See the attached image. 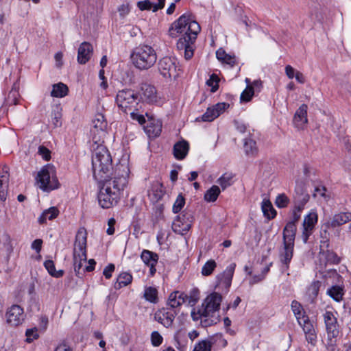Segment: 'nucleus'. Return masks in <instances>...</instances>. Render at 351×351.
Returning <instances> with one entry per match:
<instances>
[{
	"label": "nucleus",
	"instance_id": "30",
	"mask_svg": "<svg viewBox=\"0 0 351 351\" xmlns=\"http://www.w3.org/2000/svg\"><path fill=\"white\" fill-rule=\"evenodd\" d=\"M293 244L284 243L283 251L280 252V261L287 268L293 257Z\"/></svg>",
	"mask_w": 351,
	"mask_h": 351
},
{
	"label": "nucleus",
	"instance_id": "24",
	"mask_svg": "<svg viewBox=\"0 0 351 351\" xmlns=\"http://www.w3.org/2000/svg\"><path fill=\"white\" fill-rule=\"evenodd\" d=\"M140 90L141 97L147 103L152 104L157 101L156 90L154 86L147 84H142Z\"/></svg>",
	"mask_w": 351,
	"mask_h": 351
},
{
	"label": "nucleus",
	"instance_id": "61",
	"mask_svg": "<svg viewBox=\"0 0 351 351\" xmlns=\"http://www.w3.org/2000/svg\"><path fill=\"white\" fill-rule=\"evenodd\" d=\"M302 210H299L296 208V207H294L292 210V219L290 222H293L294 224L296 225V223L299 221L301 216V212Z\"/></svg>",
	"mask_w": 351,
	"mask_h": 351
},
{
	"label": "nucleus",
	"instance_id": "47",
	"mask_svg": "<svg viewBox=\"0 0 351 351\" xmlns=\"http://www.w3.org/2000/svg\"><path fill=\"white\" fill-rule=\"evenodd\" d=\"M213 343L209 339H205L197 343L193 351H210Z\"/></svg>",
	"mask_w": 351,
	"mask_h": 351
},
{
	"label": "nucleus",
	"instance_id": "26",
	"mask_svg": "<svg viewBox=\"0 0 351 351\" xmlns=\"http://www.w3.org/2000/svg\"><path fill=\"white\" fill-rule=\"evenodd\" d=\"M328 241H324L322 242V244L320 245V252H319V256L322 259V258H324L326 259V263H329L331 264H337L339 263L340 259L337 256V255L331 251L326 250V252L323 250V247H328Z\"/></svg>",
	"mask_w": 351,
	"mask_h": 351
},
{
	"label": "nucleus",
	"instance_id": "19",
	"mask_svg": "<svg viewBox=\"0 0 351 351\" xmlns=\"http://www.w3.org/2000/svg\"><path fill=\"white\" fill-rule=\"evenodd\" d=\"M307 110V105L302 104L296 110L293 116V125L298 130H304L305 128L306 125L308 123Z\"/></svg>",
	"mask_w": 351,
	"mask_h": 351
},
{
	"label": "nucleus",
	"instance_id": "34",
	"mask_svg": "<svg viewBox=\"0 0 351 351\" xmlns=\"http://www.w3.org/2000/svg\"><path fill=\"white\" fill-rule=\"evenodd\" d=\"M59 213L58 210L56 207H51L47 210H45L40 217L38 218L40 223H44L47 219L52 220L55 219Z\"/></svg>",
	"mask_w": 351,
	"mask_h": 351
},
{
	"label": "nucleus",
	"instance_id": "56",
	"mask_svg": "<svg viewBox=\"0 0 351 351\" xmlns=\"http://www.w3.org/2000/svg\"><path fill=\"white\" fill-rule=\"evenodd\" d=\"M137 6L141 10H149L152 8L153 9L154 5L149 0H144L141 1H138L137 3Z\"/></svg>",
	"mask_w": 351,
	"mask_h": 351
},
{
	"label": "nucleus",
	"instance_id": "55",
	"mask_svg": "<svg viewBox=\"0 0 351 351\" xmlns=\"http://www.w3.org/2000/svg\"><path fill=\"white\" fill-rule=\"evenodd\" d=\"M151 340L153 346H158L162 342V337L158 332L154 331L152 333Z\"/></svg>",
	"mask_w": 351,
	"mask_h": 351
},
{
	"label": "nucleus",
	"instance_id": "12",
	"mask_svg": "<svg viewBox=\"0 0 351 351\" xmlns=\"http://www.w3.org/2000/svg\"><path fill=\"white\" fill-rule=\"evenodd\" d=\"M6 321L12 326H18L24 322L25 315L23 308L19 305H12L10 307L6 313Z\"/></svg>",
	"mask_w": 351,
	"mask_h": 351
},
{
	"label": "nucleus",
	"instance_id": "36",
	"mask_svg": "<svg viewBox=\"0 0 351 351\" xmlns=\"http://www.w3.org/2000/svg\"><path fill=\"white\" fill-rule=\"evenodd\" d=\"M261 207L263 214L266 217L269 219L275 217L276 212L273 208V206L269 200L264 199L262 202Z\"/></svg>",
	"mask_w": 351,
	"mask_h": 351
},
{
	"label": "nucleus",
	"instance_id": "31",
	"mask_svg": "<svg viewBox=\"0 0 351 351\" xmlns=\"http://www.w3.org/2000/svg\"><path fill=\"white\" fill-rule=\"evenodd\" d=\"M132 281V276L130 274L123 272L117 278V282L114 283V289H119L123 287L130 285Z\"/></svg>",
	"mask_w": 351,
	"mask_h": 351
},
{
	"label": "nucleus",
	"instance_id": "7",
	"mask_svg": "<svg viewBox=\"0 0 351 351\" xmlns=\"http://www.w3.org/2000/svg\"><path fill=\"white\" fill-rule=\"evenodd\" d=\"M115 101L118 108L125 114L132 110H140L142 108L138 94L129 88L119 90Z\"/></svg>",
	"mask_w": 351,
	"mask_h": 351
},
{
	"label": "nucleus",
	"instance_id": "64",
	"mask_svg": "<svg viewBox=\"0 0 351 351\" xmlns=\"http://www.w3.org/2000/svg\"><path fill=\"white\" fill-rule=\"evenodd\" d=\"M43 241L41 239H36L32 243V248L35 250L36 252H40L42 247Z\"/></svg>",
	"mask_w": 351,
	"mask_h": 351
},
{
	"label": "nucleus",
	"instance_id": "54",
	"mask_svg": "<svg viewBox=\"0 0 351 351\" xmlns=\"http://www.w3.org/2000/svg\"><path fill=\"white\" fill-rule=\"evenodd\" d=\"M140 110H132L129 112L130 117L133 120H136L139 124L143 125L145 123V119L143 114H138Z\"/></svg>",
	"mask_w": 351,
	"mask_h": 351
},
{
	"label": "nucleus",
	"instance_id": "6",
	"mask_svg": "<svg viewBox=\"0 0 351 351\" xmlns=\"http://www.w3.org/2000/svg\"><path fill=\"white\" fill-rule=\"evenodd\" d=\"M134 66L139 70H148L157 60L155 49L148 45H140L136 47L130 56Z\"/></svg>",
	"mask_w": 351,
	"mask_h": 351
},
{
	"label": "nucleus",
	"instance_id": "15",
	"mask_svg": "<svg viewBox=\"0 0 351 351\" xmlns=\"http://www.w3.org/2000/svg\"><path fill=\"white\" fill-rule=\"evenodd\" d=\"M93 130L92 132L93 133V137L96 136L98 143H101L106 135V130L107 128V122L104 115L101 114H97L93 121Z\"/></svg>",
	"mask_w": 351,
	"mask_h": 351
},
{
	"label": "nucleus",
	"instance_id": "20",
	"mask_svg": "<svg viewBox=\"0 0 351 351\" xmlns=\"http://www.w3.org/2000/svg\"><path fill=\"white\" fill-rule=\"evenodd\" d=\"M141 258L144 263L149 267V274L153 276L156 271L155 266L158 260V254L149 250H144L141 253Z\"/></svg>",
	"mask_w": 351,
	"mask_h": 351
},
{
	"label": "nucleus",
	"instance_id": "49",
	"mask_svg": "<svg viewBox=\"0 0 351 351\" xmlns=\"http://www.w3.org/2000/svg\"><path fill=\"white\" fill-rule=\"evenodd\" d=\"M185 204V198L183 197L182 194H179L173 204V212L174 213H179L182 208L184 207Z\"/></svg>",
	"mask_w": 351,
	"mask_h": 351
},
{
	"label": "nucleus",
	"instance_id": "17",
	"mask_svg": "<svg viewBox=\"0 0 351 351\" xmlns=\"http://www.w3.org/2000/svg\"><path fill=\"white\" fill-rule=\"evenodd\" d=\"M176 315V312L174 310L162 308L154 313V319L168 328L172 325Z\"/></svg>",
	"mask_w": 351,
	"mask_h": 351
},
{
	"label": "nucleus",
	"instance_id": "22",
	"mask_svg": "<svg viewBox=\"0 0 351 351\" xmlns=\"http://www.w3.org/2000/svg\"><path fill=\"white\" fill-rule=\"evenodd\" d=\"M8 170L6 166L0 167V199L3 202L5 201L8 195L10 176Z\"/></svg>",
	"mask_w": 351,
	"mask_h": 351
},
{
	"label": "nucleus",
	"instance_id": "32",
	"mask_svg": "<svg viewBox=\"0 0 351 351\" xmlns=\"http://www.w3.org/2000/svg\"><path fill=\"white\" fill-rule=\"evenodd\" d=\"M217 58L221 62L226 63L231 66L235 64V57L227 54L226 51L220 48L216 51Z\"/></svg>",
	"mask_w": 351,
	"mask_h": 351
},
{
	"label": "nucleus",
	"instance_id": "44",
	"mask_svg": "<svg viewBox=\"0 0 351 351\" xmlns=\"http://www.w3.org/2000/svg\"><path fill=\"white\" fill-rule=\"evenodd\" d=\"M186 302L188 304L193 306L196 304L199 299V291L198 289L194 288L190 291L189 294H186Z\"/></svg>",
	"mask_w": 351,
	"mask_h": 351
},
{
	"label": "nucleus",
	"instance_id": "62",
	"mask_svg": "<svg viewBox=\"0 0 351 351\" xmlns=\"http://www.w3.org/2000/svg\"><path fill=\"white\" fill-rule=\"evenodd\" d=\"M296 71L291 65L285 66V73L289 79H293L295 77Z\"/></svg>",
	"mask_w": 351,
	"mask_h": 351
},
{
	"label": "nucleus",
	"instance_id": "58",
	"mask_svg": "<svg viewBox=\"0 0 351 351\" xmlns=\"http://www.w3.org/2000/svg\"><path fill=\"white\" fill-rule=\"evenodd\" d=\"M114 269H115L114 265L110 263L104 268L103 274L107 279H109L111 278L112 274L114 271Z\"/></svg>",
	"mask_w": 351,
	"mask_h": 351
},
{
	"label": "nucleus",
	"instance_id": "42",
	"mask_svg": "<svg viewBox=\"0 0 351 351\" xmlns=\"http://www.w3.org/2000/svg\"><path fill=\"white\" fill-rule=\"evenodd\" d=\"M320 288V282L319 281L313 282L308 287L306 294L309 300L313 302L318 295Z\"/></svg>",
	"mask_w": 351,
	"mask_h": 351
},
{
	"label": "nucleus",
	"instance_id": "40",
	"mask_svg": "<svg viewBox=\"0 0 351 351\" xmlns=\"http://www.w3.org/2000/svg\"><path fill=\"white\" fill-rule=\"evenodd\" d=\"M233 178L234 174L232 173H225L217 180V182L224 190L233 184Z\"/></svg>",
	"mask_w": 351,
	"mask_h": 351
},
{
	"label": "nucleus",
	"instance_id": "48",
	"mask_svg": "<svg viewBox=\"0 0 351 351\" xmlns=\"http://www.w3.org/2000/svg\"><path fill=\"white\" fill-rule=\"evenodd\" d=\"M216 266L217 265L214 260L208 261L202 267V274L205 276L210 275Z\"/></svg>",
	"mask_w": 351,
	"mask_h": 351
},
{
	"label": "nucleus",
	"instance_id": "21",
	"mask_svg": "<svg viewBox=\"0 0 351 351\" xmlns=\"http://www.w3.org/2000/svg\"><path fill=\"white\" fill-rule=\"evenodd\" d=\"M351 221V213L343 212L336 214L333 216L330 221L323 225L326 229L329 228H336Z\"/></svg>",
	"mask_w": 351,
	"mask_h": 351
},
{
	"label": "nucleus",
	"instance_id": "38",
	"mask_svg": "<svg viewBox=\"0 0 351 351\" xmlns=\"http://www.w3.org/2000/svg\"><path fill=\"white\" fill-rule=\"evenodd\" d=\"M44 266L49 272V274L55 278H60L62 277L64 274V271L60 270H56L55 267V265L53 261L51 260H47L45 261Z\"/></svg>",
	"mask_w": 351,
	"mask_h": 351
},
{
	"label": "nucleus",
	"instance_id": "9",
	"mask_svg": "<svg viewBox=\"0 0 351 351\" xmlns=\"http://www.w3.org/2000/svg\"><path fill=\"white\" fill-rule=\"evenodd\" d=\"M36 182L39 188L44 191H50L59 187L53 166L47 165L38 173Z\"/></svg>",
	"mask_w": 351,
	"mask_h": 351
},
{
	"label": "nucleus",
	"instance_id": "57",
	"mask_svg": "<svg viewBox=\"0 0 351 351\" xmlns=\"http://www.w3.org/2000/svg\"><path fill=\"white\" fill-rule=\"evenodd\" d=\"M38 153L45 160H49L51 158L50 151L44 146L39 147Z\"/></svg>",
	"mask_w": 351,
	"mask_h": 351
},
{
	"label": "nucleus",
	"instance_id": "43",
	"mask_svg": "<svg viewBox=\"0 0 351 351\" xmlns=\"http://www.w3.org/2000/svg\"><path fill=\"white\" fill-rule=\"evenodd\" d=\"M144 297L146 300L152 302H158V291L154 287H147L145 289Z\"/></svg>",
	"mask_w": 351,
	"mask_h": 351
},
{
	"label": "nucleus",
	"instance_id": "14",
	"mask_svg": "<svg viewBox=\"0 0 351 351\" xmlns=\"http://www.w3.org/2000/svg\"><path fill=\"white\" fill-rule=\"evenodd\" d=\"M309 199L310 196L304 189V184L302 182L297 183L293 195L294 207L299 210H303Z\"/></svg>",
	"mask_w": 351,
	"mask_h": 351
},
{
	"label": "nucleus",
	"instance_id": "27",
	"mask_svg": "<svg viewBox=\"0 0 351 351\" xmlns=\"http://www.w3.org/2000/svg\"><path fill=\"white\" fill-rule=\"evenodd\" d=\"M186 298L184 293L176 291L169 295L167 304L171 308H175L186 302Z\"/></svg>",
	"mask_w": 351,
	"mask_h": 351
},
{
	"label": "nucleus",
	"instance_id": "52",
	"mask_svg": "<svg viewBox=\"0 0 351 351\" xmlns=\"http://www.w3.org/2000/svg\"><path fill=\"white\" fill-rule=\"evenodd\" d=\"M26 341L27 343L32 342L34 339L38 338L39 335L36 328L27 329L25 332Z\"/></svg>",
	"mask_w": 351,
	"mask_h": 351
},
{
	"label": "nucleus",
	"instance_id": "39",
	"mask_svg": "<svg viewBox=\"0 0 351 351\" xmlns=\"http://www.w3.org/2000/svg\"><path fill=\"white\" fill-rule=\"evenodd\" d=\"M245 82L247 83V87L241 95V100L242 101L247 102L252 99L254 94V88L250 85L251 82L250 79L246 78Z\"/></svg>",
	"mask_w": 351,
	"mask_h": 351
},
{
	"label": "nucleus",
	"instance_id": "53",
	"mask_svg": "<svg viewBox=\"0 0 351 351\" xmlns=\"http://www.w3.org/2000/svg\"><path fill=\"white\" fill-rule=\"evenodd\" d=\"M218 82L219 78L217 75L215 74H213L210 75L209 80L207 81L206 84L209 86H212V92H215L218 88Z\"/></svg>",
	"mask_w": 351,
	"mask_h": 351
},
{
	"label": "nucleus",
	"instance_id": "63",
	"mask_svg": "<svg viewBox=\"0 0 351 351\" xmlns=\"http://www.w3.org/2000/svg\"><path fill=\"white\" fill-rule=\"evenodd\" d=\"M263 279H265L264 274H258L253 276L250 280V285H253L254 284L258 283L261 282Z\"/></svg>",
	"mask_w": 351,
	"mask_h": 351
},
{
	"label": "nucleus",
	"instance_id": "41",
	"mask_svg": "<svg viewBox=\"0 0 351 351\" xmlns=\"http://www.w3.org/2000/svg\"><path fill=\"white\" fill-rule=\"evenodd\" d=\"M244 150L247 156H256L258 153L256 143L252 139L245 140L244 143Z\"/></svg>",
	"mask_w": 351,
	"mask_h": 351
},
{
	"label": "nucleus",
	"instance_id": "25",
	"mask_svg": "<svg viewBox=\"0 0 351 351\" xmlns=\"http://www.w3.org/2000/svg\"><path fill=\"white\" fill-rule=\"evenodd\" d=\"M189 149V144L187 141L184 140L178 141L173 146V156L178 160H182L186 156Z\"/></svg>",
	"mask_w": 351,
	"mask_h": 351
},
{
	"label": "nucleus",
	"instance_id": "37",
	"mask_svg": "<svg viewBox=\"0 0 351 351\" xmlns=\"http://www.w3.org/2000/svg\"><path fill=\"white\" fill-rule=\"evenodd\" d=\"M220 189L216 185L211 186L204 194V199L208 202H214L220 194Z\"/></svg>",
	"mask_w": 351,
	"mask_h": 351
},
{
	"label": "nucleus",
	"instance_id": "50",
	"mask_svg": "<svg viewBox=\"0 0 351 351\" xmlns=\"http://www.w3.org/2000/svg\"><path fill=\"white\" fill-rule=\"evenodd\" d=\"M289 202L288 197L282 193L280 194L276 197L275 204L278 208H285L287 206Z\"/></svg>",
	"mask_w": 351,
	"mask_h": 351
},
{
	"label": "nucleus",
	"instance_id": "8",
	"mask_svg": "<svg viewBox=\"0 0 351 351\" xmlns=\"http://www.w3.org/2000/svg\"><path fill=\"white\" fill-rule=\"evenodd\" d=\"M324 321L326 326V337L324 343L327 351H337V337L339 334L337 318L330 311L324 314Z\"/></svg>",
	"mask_w": 351,
	"mask_h": 351
},
{
	"label": "nucleus",
	"instance_id": "29",
	"mask_svg": "<svg viewBox=\"0 0 351 351\" xmlns=\"http://www.w3.org/2000/svg\"><path fill=\"white\" fill-rule=\"evenodd\" d=\"M145 132L149 138L158 136L162 131V124L159 121H151L144 128Z\"/></svg>",
	"mask_w": 351,
	"mask_h": 351
},
{
	"label": "nucleus",
	"instance_id": "28",
	"mask_svg": "<svg viewBox=\"0 0 351 351\" xmlns=\"http://www.w3.org/2000/svg\"><path fill=\"white\" fill-rule=\"evenodd\" d=\"M296 225L293 222H288L283 230V243L293 244L296 233Z\"/></svg>",
	"mask_w": 351,
	"mask_h": 351
},
{
	"label": "nucleus",
	"instance_id": "13",
	"mask_svg": "<svg viewBox=\"0 0 351 351\" xmlns=\"http://www.w3.org/2000/svg\"><path fill=\"white\" fill-rule=\"evenodd\" d=\"M317 220V214L314 210H312L304 217L302 223L303 230L302 234L304 243H306L309 237L313 234Z\"/></svg>",
	"mask_w": 351,
	"mask_h": 351
},
{
	"label": "nucleus",
	"instance_id": "18",
	"mask_svg": "<svg viewBox=\"0 0 351 351\" xmlns=\"http://www.w3.org/2000/svg\"><path fill=\"white\" fill-rule=\"evenodd\" d=\"M229 106V104L222 102L208 108L206 112L201 117L203 121H212L218 117Z\"/></svg>",
	"mask_w": 351,
	"mask_h": 351
},
{
	"label": "nucleus",
	"instance_id": "51",
	"mask_svg": "<svg viewBox=\"0 0 351 351\" xmlns=\"http://www.w3.org/2000/svg\"><path fill=\"white\" fill-rule=\"evenodd\" d=\"M235 266L236 265L234 263L230 264L228 267H227L226 269L223 272V275L224 276L226 282L228 285H230V282L234 271Z\"/></svg>",
	"mask_w": 351,
	"mask_h": 351
},
{
	"label": "nucleus",
	"instance_id": "11",
	"mask_svg": "<svg viewBox=\"0 0 351 351\" xmlns=\"http://www.w3.org/2000/svg\"><path fill=\"white\" fill-rule=\"evenodd\" d=\"M158 71L166 78L176 77L178 75L176 61L170 57H164L158 62Z\"/></svg>",
	"mask_w": 351,
	"mask_h": 351
},
{
	"label": "nucleus",
	"instance_id": "16",
	"mask_svg": "<svg viewBox=\"0 0 351 351\" xmlns=\"http://www.w3.org/2000/svg\"><path fill=\"white\" fill-rule=\"evenodd\" d=\"M298 322L303 329L306 341L312 346H315L317 342V335L314 326L308 317L306 315L298 318Z\"/></svg>",
	"mask_w": 351,
	"mask_h": 351
},
{
	"label": "nucleus",
	"instance_id": "10",
	"mask_svg": "<svg viewBox=\"0 0 351 351\" xmlns=\"http://www.w3.org/2000/svg\"><path fill=\"white\" fill-rule=\"evenodd\" d=\"M193 221V215L186 212L174 219L172 229L176 233L183 235L190 230Z\"/></svg>",
	"mask_w": 351,
	"mask_h": 351
},
{
	"label": "nucleus",
	"instance_id": "59",
	"mask_svg": "<svg viewBox=\"0 0 351 351\" xmlns=\"http://www.w3.org/2000/svg\"><path fill=\"white\" fill-rule=\"evenodd\" d=\"M130 11V5L128 3L122 4L118 8V12L121 17H124L129 14Z\"/></svg>",
	"mask_w": 351,
	"mask_h": 351
},
{
	"label": "nucleus",
	"instance_id": "45",
	"mask_svg": "<svg viewBox=\"0 0 351 351\" xmlns=\"http://www.w3.org/2000/svg\"><path fill=\"white\" fill-rule=\"evenodd\" d=\"M291 308L297 320H298V318L303 317V316H306L304 315L302 306L297 300L292 301Z\"/></svg>",
	"mask_w": 351,
	"mask_h": 351
},
{
	"label": "nucleus",
	"instance_id": "5",
	"mask_svg": "<svg viewBox=\"0 0 351 351\" xmlns=\"http://www.w3.org/2000/svg\"><path fill=\"white\" fill-rule=\"evenodd\" d=\"M87 232L84 228H80L75 236L73 252L74 271L78 277H81L84 271H92L95 269L96 262L94 259L88 260V265L82 269V264L87 260L86 255Z\"/></svg>",
	"mask_w": 351,
	"mask_h": 351
},
{
	"label": "nucleus",
	"instance_id": "4",
	"mask_svg": "<svg viewBox=\"0 0 351 351\" xmlns=\"http://www.w3.org/2000/svg\"><path fill=\"white\" fill-rule=\"evenodd\" d=\"M92 167L94 178L99 182L108 180L112 170V158L105 145L98 143L96 136L93 137Z\"/></svg>",
	"mask_w": 351,
	"mask_h": 351
},
{
	"label": "nucleus",
	"instance_id": "23",
	"mask_svg": "<svg viewBox=\"0 0 351 351\" xmlns=\"http://www.w3.org/2000/svg\"><path fill=\"white\" fill-rule=\"evenodd\" d=\"M93 52V48L88 42L82 43L77 51V62L80 64H86L90 58Z\"/></svg>",
	"mask_w": 351,
	"mask_h": 351
},
{
	"label": "nucleus",
	"instance_id": "33",
	"mask_svg": "<svg viewBox=\"0 0 351 351\" xmlns=\"http://www.w3.org/2000/svg\"><path fill=\"white\" fill-rule=\"evenodd\" d=\"M68 87L63 83H58L53 86L51 95L54 97H63L68 94Z\"/></svg>",
	"mask_w": 351,
	"mask_h": 351
},
{
	"label": "nucleus",
	"instance_id": "1",
	"mask_svg": "<svg viewBox=\"0 0 351 351\" xmlns=\"http://www.w3.org/2000/svg\"><path fill=\"white\" fill-rule=\"evenodd\" d=\"M130 169L127 165H118L113 178L103 180L97 195L98 202L103 208L115 206L121 199V193L128 184Z\"/></svg>",
	"mask_w": 351,
	"mask_h": 351
},
{
	"label": "nucleus",
	"instance_id": "60",
	"mask_svg": "<svg viewBox=\"0 0 351 351\" xmlns=\"http://www.w3.org/2000/svg\"><path fill=\"white\" fill-rule=\"evenodd\" d=\"M31 304L30 306L32 308L35 309L36 311H40V302H39V298L37 295H34L31 298Z\"/></svg>",
	"mask_w": 351,
	"mask_h": 351
},
{
	"label": "nucleus",
	"instance_id": "46",
	"mask_svg": "<svg viewBox=\"0 0 351 351\" xmlns=\"http://www.w3.org/2000/svg\"><path fill=\"white\" fill-rule=\"evenodd\" d=\"M328 294L335 301L339 302L342 299L343 289L339 286H333L328 290Z\"/></svg>",
	"mask_w": 351,
	"mask_h": 351
},
{
	"label": "nucleus",
	"instance_id": "35",
	"mask_svg": "<svg viewBox=\"0 0 351 351\" xmlns=\"http://www.w3.org/2000/svg\"><path fill=\"white\" fill-rule=\"evenodd\" d=\"M164 194L163 186L159 183L153 185L151 191L149 193V197L155 202L160 200L163 197Z\"/></svg>",
	"mask_w": 351,
	"mask_h": 351
},
{
	"label": "nucleus",
	"instance_id": "2",
	"mask_svg": "<svg viewBox=\"0 0 351 351\" xmlns=\"http://www.w3.org/2000/svg\"><path fill=\"white\" fill-rule=\"evenodd\" d=\"M200 30L199 23L186 14L180 16L169 29V35L171 38L184 34L178 40L176 46L178 50H184L186 60H190L193 56V45Z\"/></svg>",
	"mask_w": 351,
	"mask_h": 351
},
{
	"label": "nucleus",
	"instance_id": "3",
	"mask_svg": "<svg viewBox=\"0 0 351 351\" xmlns=\"http://www.w3.org/2000/svg\"><path fill=\"white\" fill-rule=\"evenodd\" d=\"M222 301V296L216 292L208 295L204 300L202 306L193 308L191 317L194 321L200 320L201 325L208 327L219 322V310Z\"/></svg>",
	"mask_w": 351,
	"mask_h": 351
}]
</instances>
